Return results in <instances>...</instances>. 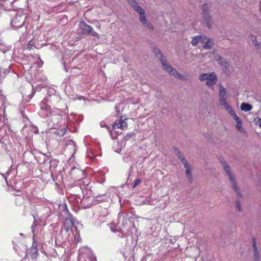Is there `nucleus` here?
Listing matches in <instances>:
<instances>
[{"mask_svg":"<svg viewBox=\"0 0 261 261\" xmlns=\"http://www.w3.org/2000/svg\"><path fill=\"white\" fill-rule=\"evenodd\" d=\"M220 162L223 168L226 175L229 178V181L231 184L233 190L234 191L237 195L240 197H242V194L239 187L237 186V183L234 175L231 171L230 166L227 164L226 162L222 158L220 159Z\"/></svg>","mask_w":261,"mask_h":261,"instance_id":"1","label":"nucleus"},{"mask_svg":"<svg viewBox=\"0 0 261 261\" xmlns=\"http://www.w3.org/2000/svg\"><path fill=\"white\" fill-rule=\"evenodd\" d=\"M199 80L201 82L205 81V85L210 88L217 83L218 77L214 72L202 73L199 76Z\"/></svg>","mask_w":261,"mask_h":261,"instance_id":"2","label":"nucleus"},{"mask_svg":"<svg viewBox=\"0 0 261 261\" xmlns=\"http://www.w3.org/2000/svg\"><path fill=\"white\" fill-rule=\"evenodd\" d=\"M161 58H160V61L162 64L163 68L168 72L170 74L174 76L177 79L185 81L187 80L186 77L182 75H181L179 72H178L175 69L173 68L171 66L169 65V64L167 63L166 60L162 57V55Z\"/></svg>","mask_w":261,"mask_h":261,"instance_id":"3","label":"nucleus"},{"mask_svg":"<svg viewBox=\"0 0 261 261\" xmlns=\"http://www.w3.org/2000/svg\"><path fill=\"white\" fill-rule=\"evenodd\" d=\"M80 33L84 35L91 34L92 36L99 38V35L93 31V28L85 22H80L79 25Z\"/></svg>","mask_w":261,"mask_h":261,"instance_id":"4","label":"nucleus"},{"mask_svg":"<svg viewBox=\"0 0 261 261\" xmlns=\"http://www.w3.org/2000/svg\"><path fill=\"white\" fill-rule=\"evenodd\" d=\"M24 14L22 13L17 14L11 22L13 27L17 29L22 27L24 23Z\"/></svg>","mask_w":261,"mask_h":261,"instance_id":"5","label":"nucleus"},{"mask_svg":"<svg viewBox=\"0 0 261 261\" xmlns=\"http://www.w3.org/2000/svg\"><path fill=\"white\" fill-rule=\"evenodd\" d=\"M181 162L184 165L185 168H186V177L187 178L188 180L190 182H192L193 176L192 174V169L190 164L185 159V158H181Z\"/></svg>","mask_w":261,"mask_h":261,"instance_id":"6","label":"nucleus"},{"mask_svg":"<svg viewBox=\"0 0 261 261\" xmlns=\"http://www.w3.org/2000/svg\"><path fill=\"white\" fill-rule=\"evenodd\" d=\"M227 98V90L221 84L219 87V100L220 105L227 103L226 101Z\"/></svg>","mask_w":261,"mask_h":261,"instance_id":"7","label":"nucleus"},{"mask_svg":"<svg viewBox=\"0 0 261 261\" xmlns=\"http://www.w3.org/2000/svg\"><path fill=\"white\" fill-rule=\"evenodd\" d=\"M125 120L126 119H123V117L121 116L120 120L115 121L113 125V128H120L121 129H125L127 126V123Z\"/></svg>","mask_w":261,"mask_h":261,"instance_id":"8","label":"nucleus"},{"mask_svg":"<svg viewBox=\"0 0 261 261\" xmlns=\"http://www.w3.org/2000/svg\"><path fill=\"white\" fill-rule=\"evenodd\" d=\"M233 119L236 121V128L241 133H242L243 136H247V133L246 130L242 127V121L241 119L238 116H235V118Z\"/></svg>","mask_w":261,"mask_h":261,"instance_id":"9","label":"nucleus"},{"mask_svg":"<svg viewBox=\"0 0 261 261\" xmlns=\"http://www.w3.org/2000/svg\"><path fill=\"white\" fill-rule=\"evenodd\" d=\"M203 17L204 22L206 24V26L209 29H211L212 27V25L214 23V21L212 18V17L211 16L209 13H204L203 14Z\"/></svg>","mask_w":261,"mask_h":261,"instance_id":"10","label":"nucleus"},{"mask_svg":"<svg viewBox=\"0 0 261 261\" xmlns=\"http://www.w3.org/2000/svg\"><path fill=\"white\" fill-rule=\"evenodd\" d=\"M40 106L41 109L45 112V115L47 116L52 115L51 108L50 106L43 101L40 103Z\"/></svg>","mask_w":261,"mask_h":261,"instance_id":"11","label":"nucleus"},{"mask_svg":"<svg viewBox=\"0 0 261 261\" xmlns=\"http://www.w3.org/2000/svg\"><path fill=\"white\" fill-rule=\"evenodd\" d=\"M206 40V37L202 35H198L194 37L192 41L191 44L193 46L197 45L199 43H204Z\"/></svg>","mask_w":261,"mask_h":261,"instance_id":"12","label":"nucleus"},{"mask_svg":"<svg viewBox=\"0 0 261 261\" xmlns=\"http://www.w3.org/2000/svg\"><path fill=\"white\" fill-rule=\"evenodd\" d=\"M252 250L253 254V257L254 261H259V253L257 249L256 242L254 239L253 240L252 242Z\"/></svg>","mask_w":261,"mask_h":261,"instance_id":"13","label":"nucleus"},{"mask_svg":"<svg viewBox=\"0 0 261 261\" xmlns=\"http://www.w3.org/2000/svg\"><path fill=\"white\" fill-rule=\"evenodd\" d=\"M73 226V221L71 217L65 219L64 222V229L66 232L69 231Z\"/></svg>","mask_w":261,"mask_h":261,"instance_id":"14","label":"nucleus"},{"mask_svg":"<svg viewBox=\"0 0 261 261\" xmlns=\"http://www.w3.org/2000/svg\"><path fill=\"white\" fill-rule=\"evenodd\" d=\"M129 5L136 11L138 12L142 11L143 9L140 7L138 3L135 0H127Z\"/></svg>","mask_w":261,"mask_h":261,"instance_id":"15","label":"nucleus"},{"mask_svg":"<svg viewBox=\"0 0 261 261\" xmlns=\"http://www.w3.org/2000/svg\"><path fill=\"white\" fill-rule=\"evenodd\" d=\"M8 128V126L7 125H3L0 127V142L7 137Z\"/></svg>","mask_w":261,"mask_h":261,"instance_id":"16","label":"nucleus"},{"mask_svg":"<svg viewBox=\"0 0 261 261\" xmlns=\"http://www.w3.org/2000/svg\"><path fill=\"white\" fill-rule=\"evenodd\" d=\"M222 106H223L225 110H227L229 114L232 117L233 119L235 118V116H238L234 110L227 102L222 105Z\"/></svg>","mask_w":261,"mask_h":261,"instance_id":"17","label":"nucleus"},{"mask_svg":"<svg viewBox=\"0 0 261 261\" xmlns=\"http://www.w3.org/2000/svg\"><path fill=\"white\" fill-rule=\"evenodd\" d=\"M213 55L214 56V58L218 61L219 64H221V65H225L226 64L225 60L221 56H220L218 53L214 52Z\"/></svg>","mask_w":261,"mask_h":261,"instance_id":"18","label":"nucleus"},{"mask_svg":"<svg viewBox=\"0 0 261 261\" xmlns=\"http://www.w3.org/2000/svg\"><path fill=\"white\" fill-rule=\"evenodd\" d=\"M251 40L253 43V44L255 46V49L257 50L258 53H261V43L257 41L255 36H252L251 37Z\"/></svg>","mask_w":261,"mask_h":261,"instance_id":"19","label":"nucleus"},{"mask_svg":"<svg viewBox=\"0 0 261 261\" xmlns=\"http://www.w3.org/2000/svg\"><path fill=\"white\" fill-rule=\"evenodd\" d=\"M137 13L140 14L139 20L143 24H144L146 22L148 21L145 16V11L143 10Z\"/></svg>","mask_w":261,"mask_h":261,"instance_id":"20","label":"nucleus"},{"mask_svg":"<svg viewBox=\"0 0 261 261\" xmlns=\"http://www.w3.org/2000/svg\"><path fill=\"white\" fill-rule=\"evenodd\" d=\"M213 40L212 39L206 38L205 42L203 43L204 44L203 48L206 49H210L213 45Z\"/></svg>","mask_w":261,"mask_h":261,"instance_id":"21","label":"nucleus"},{"mask_svg":"<svg viewBox=\"0 0 261 261\" xmlns=\"http://www.w3.org/2000/svg\"><path fill=\"white\" fill-rule=\"evenodd\" d=\"M5 96L2 94V93L0 91V114L2 113V112H4L5 109Z\"/></svg>","mask_w":261,"mask_h":261,"instance_id":"22","label":"nucleus"},{"mask_svg":"<svg viewBox=\"0 0 261 261\" xmlns=\"http://www.w3.org/2000/svg\"><path fill=\"white\" fill-rule=\"evenodd\" d=\"M241 109L242 111L248 112L250 111L252 109V107L250 104L243 102L241 105Z\"/></svg>","mask_w":261,"mask_h":261,"instance_id":"23","label":"nucleus"},{"mask_svg":"<svg viewBox=\"0 0 261 261\" xmlns=\"http://www.w3.org/2000/svg\"><path fill=\"white\" fill-rule=\"evenodd\" d=\"M143 25L150 31H152L154 29L153 25L148 21L146 22V23Z\"/></svg>","mask_w":261,"mask_h":261,"instance_id":"24","label":"nucleus"},{"mask_svg":"<svg viewBox=\"0 0 261 261\" xmlns=\"http://www.w3.org/2000/svg\"><path fill=\"white\" fill-rule=\"evenodd\" d=\"M236 208L237 212H240L242 211V206L239 201H236Z\"/></svg>","mask_w":261,"mask_h":261,"instance_id":"25","label":"nucleus"},{"mask_svg":"<svg viewBox=\"0 0 261 261\" xmlns=\"http://www.w3.org/2000/svg\"><path fill=\"white\" fill-rule=\"evenodd\" d=\"M66 129L63 128L60 130H58L56 131V134H58L60 136H63L66 133Z\"/></svg>","mask_w":261,"mask_h":261,"instance_id":"26","label":"nucleus"},{"mask_svg":"<svg viewBox=\"0 0 261 261\" xmlns=\"http://www.w3.org/2000/svg\"><path fill=\"white\" fill-rule=\"evenodd\" d=\"M57 118V119L58 120H61L62 119V116L60 114H58V115H52V120L54 121V120Z\"/></svg>","mask_w":261,"mask_h":261,"instance_id":"27","label":"nucleus"},{"mask_svg":"<svg viewBox=\"0 0 261 261\" xmlns=\"http://www.w3.org/2000/svg\"><path fill=\"white\" fill-rule=\"evenodd\" d=\"M202 10L203 11V14L204 13H208L207 12V10H208V6H207V5L205 4L204 5H203L202 7Z\"/></svg>","mask_w":261,"mask_h":261,"instance_id":"28","label":"nucleus"},{"mask_svg":"<svg viewBox=\"0 0 261 261\" xmlns=\"http://www.w3.org/2000/svg\"><path fill=\"white\" fill-rule=\"evenodd\" d=\"M141 181L140 179H137L135 180L134 184L133 186V188H136L138 185L140 184Z\"/></svg>","mask_w":261,"mask_h":261,"instance_id":"29","label":"nucleus"},{"mask_svg":"<svg viewBox=\"0 0 261 261\" xmlns=\"http://www.w3.org/2000/svg\"><path fill=\"white\" fill-rule=\"evenodd\" d=\"M175 154L177 155V156L178 157V158L181 160L182 158H184L182 155V154L181 152L178 151V150H175Z\"/></svg>","mask_w":261,"mask_h":261,"instance_id":"30","label":"nucleus"},{"mask_svg":"<svg viewBox=\"0 0 261 261\" xmlns=\"http://www.w3.org/2000/svg\"><path fill=\"white\" fill-rule=\"evenodd\" d=\"M74 172V173H77L79 174H83V171L82 170H80L77 169L72 170V171H71L72 174H73Z\"/></svg>","mask_w":261,"mask_h":261,"instance_id":"31","label":"nucleus"},{"mask_svg":"<svg viewBox=\"0 0 261 261\" xmlns=\"http://www.w3.org/2000/svg\"><path fill=\"white\" fill-rule=\"evenodd\" d=\"M34 46V43L33 41H30L28 45V47L29 48H32V47Z\"/></svg>","mask_w":261,"mask_h":261,"instance_id":"32","label":"nucleus"},{"mask_svg":"<svg viewBox=\"0 0 261 261\" xmlns=\"http://www.w3.org/2000/svg\"><path fill=\"white\" fill-rule=\"evenodd\" d=\"M100 125L101 127H107V125L105 122H101Z\"/></svg>","mask_w":261,"mask_h":261,"instance_id":"33","label":"nucleus"},{"mask_svg":"<svg viewBox=\"0 0 261 261\" xmlns=\"http://www.w3.org/2000/svg\"><path fill=\"white\" fill-rule=\"evenodd\" d=\"M258 125L261 127V119H258V121L257 122Z\"/></svg>","mask_w":261,"mask_h":261,"instance_id":"34","label":"nucleus"},{"mask_svg":"<svg viewBox=\"0 0 261 261\" xmlns=\"http://www.w3.org/2000/svg\"><path fill=\"white\" fill-rule=\"evenodd\" d=\"M260 11L261 12V1H260Z\"/></svg>","mask_w":261,"mask_h":261,"instance_id":"35","label":"nucleus"}]
</instances>
